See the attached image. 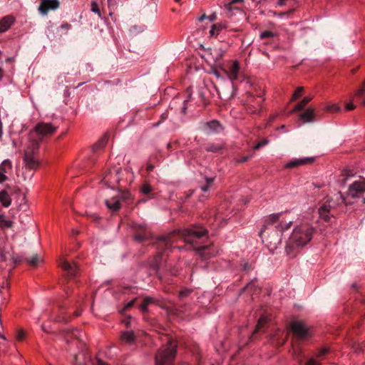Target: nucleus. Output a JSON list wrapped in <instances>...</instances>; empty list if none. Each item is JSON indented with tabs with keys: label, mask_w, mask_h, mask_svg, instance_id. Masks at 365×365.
<instances>
[{
	"label": "nucleus",
	"mask_w": 365,
	"mask_h": 365,
	"mask_svg": "<svg viewBox=\"0 0 365 365\" xmlns=\"http://www.w3.org/2000/svg\"><path fill=\"white\" fill-rule=\"evenodd\" d=\"M314 227L308 222H300L294 226L289 241L292 247H303L312 239Z\"/></svg>",
	"instance_id": "f257e3e1"
},
{
	"label": "nucleus",
	"mask_w": 365,
	"mask_h": 365,
	"mask_svg": "<svg viewBox=\"0 0 365 365\" xmlns=\"http://www.w3.org/2000/svg\"><path fill=\"white\" fill-rule=\"evenodd\" d=\"M176 354V344L167 338V345L162 346L155 356L156 365H172Z\"/></svg>",
	"instance_id": "f03ea898"
},
{
	"label": "nucleus",
	"mask_w": 365,
	"mask_h": 365,
	"mask_svg": "<svg viewBox=\"0 0 365 365\" xmlns=\"http://www.w3.org/2000/svg\"><path fill=\"white\" fill-rule=\"evenodd\" d=\"M39 166L38 161H21L17 165V175H22L26 179L28 176L31 175L32 170H36Z\"/></svg>",
	"instance_id": "7ed1b4c3"
},
{
	"label": "nucleus",
	"mask_w": 365,
	"mask_h": 365,
	"mask_svg": "<svg viewBox=\"0 0 365 365\" xmlns=\"http://www.w3.org/2000/svg\"><path fill=\"white\" fill-rule=\"evenodd\" d=\"M225 72L228 78L232 81V86L235 81H241V73L240 63L237 61H234L226 66Z\"/></svg>",
	"instance_id": "20e7f679"
},
{
	"label": "nucleus",
	"mask_w": 365,
	"mask_h": 365,
	"mask_svg": "<svg viewBox=\"0 0 365 365\" xmlns=\"http://www.w3.org/2000/svg\"><path fill=\"white\" fill-rule=\"evenodd\" d=\"M57 129L58 127L52 123L39 122L35 125L34 131L39 136L48 137L54 134Z\"/></svg>",
	"instance_id": "39448f33"
},
{
	"label": "nucleus",
	"mask_w": 365,
	"mask_h": 365,
	"mask_svg": "<svg viewBox=\"0 0 365 365\" xmlns=\"http://www.w3.org/2000/svg\"><path fill=\"white\" fill-rule=\"evenodd\" d=\"M264 99L260 96L255 97L251 94H249L247 102L246 110L248 113L255 114L257 113L262 109V105Z\"/></svg>",
	"instance_id": "423d86ee"
},
{
	"label": "nucleus",
	"mask_w": 365,
	"mask_h": 365,
	"mask_svg": "<svg viewBox=\"0 0 365 365\" xmlns=\"http://www.w3.org/2000/svg\"><path fill=\"white\" fill-rule=\"evenodd\" d=\"M207 235V231L204 229L195 230H185L182 232V235L185 237V242L194 245L196 243L195 240L200 239Z\"/></svg>",
	"instance_id": "0eeeda50"
},
{
	"label": "nucleus",
	"mask_w": 365,
	"mask_h": 365,
	"mask_svg": "<svg viewBox=\"0 0 365 365\" xmlns=\"http://www.w3.org/2000/svg\"><path fill=\"white\" fill-rule=\"evenodd\" d=\"M39 147L36 140H30L24 151V160H34L37 157Z\"/></svg>",
	"instance_id": "6e6552de"
},
{
	"label": "nucleus",
	"mask_w": 365,
	"mask_h": 365,
	"mask_svg": "<svg viewBox=\"0 0 365 365\" xmlns=\"http://www.w3.org/2000/svg\"><path fill=\"white\" fill-rule=\"evenodd\" d=\"M349 195L356 197L358 194L365 192V179L354 181L349 187Z\"/></svg>",
	"instance_id": "1a4fd4ad"
},
{
	"label": "nucleus",
	"mask_w": 365,
	"mask_h": 365,
	"mask_svg": "<svg viewBox=\"0 0 365 365\" xmlns=\"http://www.w3.org/2000/svg\"><path fill=\"white\" fill-rule=\"evenodd\" d=\"M283 214L282 212L279 213H273L271 215H267L264 218V225L262 230L260 231V236L262 237L266 230L268 228L269 226L272 225H277L279 221H280L281 217H282Z\"/></svg>",
	"instance_id": "9d476101"
},
{
	"label": "nucleus",
	"mask_w": 365,
	"mask_h": 365,
	"mask_svg": "<svg viewBox=\"0 0 365 365\" xmlns=\"http://www.w3.org/2000/svg\"><path fill=\"white\" fill-rule=\"evenodd\" d=\"M114 192L110 199L106 200L107 207L111 211H117L120 208L121 195L118 191H114Z\"/></svg>",
	"instance_id": "9b49d317"
},
{
	"label": "nucleus",
	"mask_w": 365,
	"mask_h": 365,
	"mask_svg": "<svg viewBox=\"0 0 365 365\" xmlns=\"http://www.w3.org/2000/svg\"><path fill=\"white\" fill-rule=\"evenodd\" d=\"M319 218L328 223H332L334 217L331 214V206L329 205H323L318 210Z\"/></svg>",
	"instance_id": "f8f14e48"
},
{
	"label": "nucleus",
	"mask_w": 365,
	"mask_h": 365,
	"mask_svg": "<svg viewBox=\"0 0 365 365\" xmlns=\"http://www.w3.org/2000/svg\"><path fill=\"white\" fill-rule=\"evenodd\" d=\"M59 6L58 0H42L39 11L43 14H46L49 10L56 9Z\"/></svg>",
	"instance_id": "ddd939ff"
},
{
	"label": "nucleus",
	"mask_w": 365,
	"mask_h": 365,
	"mask_svg": "<svg viewBox=\"0 0 365 365\" xmlns=\"http://www.w3.org/2000/svg\"><path fill=\"white\" fill-rule=\"evenodd\" d=\"M60 266L70 277H74L77 273V266L75 262L70 263L65 259L61 258Z\"/></svg>",
	"instance_id": "4468645a"
},
{
	"label": "nucleus",
	"mask_w": 365,
	"mask_h": 365,
	"mask_svg": "<svg viewBox=\"0 0 365 365\" xmlns=\"http://www.w3.org/2000/svg\"><path fill=\"white\" fill-rule=\"evenodd\" d=\"M215 176H202L201 180H198L199 187L203 192H207L214 185Z\"/></svg>",
	"instance_id": "2eb2a0df"
},
{
	"label": "nucleus",
	"mask_w": 365,
	"mask_h": 365,
	"mask_svg": "<svg viewBox=\"0 0 365 365\" xmlns=\"http://www.w3.org/2000/svg\"><path fill=\"white\" fill-rule=\"evenodd\" d=\"M291 329L299 337H304L307 334V329L302 322H293L291 324Z\"/></svg>",
	"instance_id": "dca6fc26"
},
{
	"label": "nucleus",
	"mask_w": 365,
	"mask_h": 365,
	"mask_svg": "<svg viewBox=\"0 0 365 365\" xmlns=\"http://www.w3.org/2000/svg\"><path fill=\"white\" fill-rule=\"evenodd\" d=\"M15 19L12 16H6L0 20V33H4L10 29L14 23Z\"/></svg>",
	"instance_id": "f3484780"
},
{
	"label": "nucleus",
	"mask_w": 365,
	"mask_h": 365,
	"mask_svg": "<svg viewBox=\"0 0 365 365\" xmlns=\"http://www.w3.org/2000/svg\"><path fill=\"white\" fill-rule=\"evenodd\" d=\"M299 118L304 123L313 122L314 120V110L312 108H309L301 113Z\"/></svg>",
	"instance_id": "a211bd4d"
},
{
	"label": "nucleus",
	"mask_w": 365,
	"mask_h": 365,
	"mask_svg": "<svg viewBox=\"0 0 365 365\" xmlns=\"http://www.w3.org/2000/svg\"><path fill=\"white\" fill-rule=\"evenodd\" d=\"M292 224V221L287 222L283 216L281 217L280 221H279L278 224L275 225V228L277 231L280 233H283L284 232L288 230Z\"/></svg>",
	"instance_id": "6ab92c4d"
},
{
	"label": "nucleus",
	"mask_w": 365,
	"mask_h": 365,
	"mask_svg": "<svg viewBox=\"0 0 365 365\" xmlns=\"http://www.w3.org/2000/svg\"><path fill=\"white\" fill-rule=\"evenodd\" d=\"M120 340L125 344H133L135 343V336L133 331H124L120 335Z\"/></svg>",
	"instance_id": "aec40b11"
},
{
	"label": "nucleus",
	"mask_w": 365,
	"mask_h": 365,
	"mask_svg": "<svg viewBox=\"0 0 365 365\" xmlns=\"http://www.w3.org/2000/svg\"><path fill=\"white\" fill-rule=\"evenodd\" d=\"M312 96H305L299 103H298L290 112L291 113H295L304 109V108L307 106L312 100Z\"/></svg>",
	"instance_id": "412c9836"
},
{
	"label": "nucleus",
	"mask_w": 365,
	"mask_h": 365,
	"mask_svg": "<svg viewBox=\"0 0 365 365\" xmlns=\"http://www.w3.org/2000/svg\"><path fill=\"white\" fill-rule=\"evenodd\" d=\"M0 202L4 207H8L11 203V199L9 193L5 190L0 192Z\"/></svg>",
	"instance_id": "4be33fe9"
},
{
	"label": "nucleus",
	"mask_w": 365,
	"mask_h": 365,
	"mask_svg": "<svg viewBox=\"0 0 365 365\" xmlns=\"http://www.w3.org/2000/svg\"><path fill=\"white\" fill-rule=\"evenodd\" d=\"M206 126L208 129L207 133H211L213 132H219L220 130L222 129L221 125L216 120L207 122L206 123Z\"/></svg>",
	"instance_id": "5701e85b"
},
{
	"label": "nucleus",
	"mask_w": 365,
	"mask_h": 365,
	"mask_svg": "<svg viewBox=\"0 0 365 365\" xmlns=\"http://www.w3.org/2000/svg\"><path fill=\"white\" fill-rule=\"evenodd\" d=\"M108 140V135L106 134L96 144H95L92 150L93 152H96L97 150L101 149L103 148Z\"/></svg>",
	"instance_id": "b1692460"
},
{
	"label": "nucleus",
	"mask_w": 365,
	"mask_h": 365,
	"mask_svg": "<svg viewBox=\"0 0 365 365\" xmlns=\"http://www.w3.org/2000/svg\"><path fill=\"white\" fill-rule=\"evenodd\" d=\"M13 226V221L6 219L3 214L0 215V227L1 228H11Z\"/></svg>",
	"instance_id": "393cba45"
},
{
	"label": "nucleus",
	"mask_w": 365,
	"mask_h": 365,
	"mask_svg": "<svg viewBox=\"0 0 365 365\" xmlns=\"http://www.w3.org/2000/svg\"><path fill=\"white\" fill-rule=\"evenodd\" d=\"M223 148H224L223 143H218V144L212 143V144L207 145V146L206 147V150L209 151V152L217 153V152L221 150Z\"/></svg>",
	"instance_id": "a878e982"
},
{
	"label": "nucleus",
	"mask_w": 365,
	"mask_h": 365,
	"mask_svg": "<svg viewBox=\"0 0 365 365\" xmlns=\"http://www.w3.org/2000/svg\"><path fill=\"white\" fill-rule=\"evenodd\" d=\"M223 29V26L220 24H217L212 25L210 31V34L212 37H217L220 33V31Z\"/></svg>",
	"instance_id": "bb28decb"
},
{
	"label": "nucleus",
	"mask_w": 365,
	"mask_h": 365,
	"mask_svg": "<svg viewBox=\"0 0 365 365\" xmlns=\"http://www.w3.org/2000/svg\"><path fill=\"white\" fill-rule=\"evenodd\" d=\"M308 161H290L284 165L286 169H292L306 164Z\"/></svg>",
	"instance_id": "cd10ccee"
},
{
	"label": "nucleus",
	"mask_w": 365,
	"mask_h": 365,
	"mask_svg": "<svg viewBox=\"0 0 365 365\" xmlns=\"http://www.w3.org/2000/svg\"><path fill=\"white\" fill-rule=\"evenodd\" d=\"M357 172L355 169L353 168H344L341 171V174L343 176H344L346 178L354 177L356 175Z\"/></svg>",
	"instance_id": "c85d7f7f"
},
{
	"label": "nucleus",
	"mask_w": 365,
	"mask_h": 365,
	"mask_svg": "<svg viewBox=\"0 0 365 365\" xmlns=\"http://www.w3.org/2000/svg\"><path fill=\"white\" fill-rule=\"evenodd\" d=\"M242 1V0H232L230 3L226 4L225 5V8L227 9L229 16H231L232 14V11L233 9H235V10H237L238 11H241V10H240L237 7H233L232 4H235V3H237L239 1Z\"/></svg>",
	"instance_id": "c756f323"
},
{
	"label": "nucleus",
	"mask_w": 365,
	"mask_h": 365,
	"mask_svg": "<svg viewBox=\"0 0 365 365\" xmlns=\"http://www.w3.org/2000/svg\"><path fill=\"white\" fill-rule=\"evenodd\" d=\"M211 247L210 246H205V247H194V249L197 250L199 254L203 257L205 259L210 257L211 256L214 255V254H209L207 256L204 255V252L207 250H210Z\"/></svg>",
	"instance_id": "7c9ffc66"
},
{
	"label": "nucleus",
	"mask_w": 365,
	"mask_h": 365,
	"mask_svg": "<svg viewBox=\"0 0 365 365\" xmlns=\"http://www.w3.org/2000/svg\"><path fill=\"white\" fill-rule=\"evenodd\" d=\"M303 91H304L303 87H302V86L298 87L296 89V91H294V93H293L290 101H294L297 99H298L302 95Z\"/></svg>",
	"instance_id": "2f4dec72"
},
{
	"label": "nucleus",
	"mask_w": 365,
	"mask_h": 365,
	"mask_svg": "<svg viewBox=\"0 0 365 365\" xmlns=\"http://www.w3.org/2000/svg\"><path fill=\"white\" fill-rule=\"evenodd\" d=\"M91 10L92 12L97 14L99 17L101 16V11H100L98 4L95 0H93L91 1Z\"/></svg>",
	"instance_id": "473e14b6"
},
{
	"label": "nucleus",
	"mask_w": 365,
	"mask_h": 365,
	"mask_svg": "<svg viewBox=\"0 0 365 365\" xmlns=\"http://www.w3.org/2000/svg\"><path fill=\"white\" fill-rule=\"evenodd\" d=\"M11 168V161H2L0 165V170L3 171L4 173H6Z\"/></svg>",
	"instance_id": "72a5a7b5"
},
{
	"label": "nucleus",
	"mask_w": 365,
	"mask_h": 365,
	"mask_svg": "<svg viewBox=\"0 0 365 365\" xmlns=\"http://www.w3.org/2000/svg\"><path fill=\"white\" fill-rule=\"evenodd\" d=\"M325 110L331 113H338L341 110V108L337 104H332L326 106Z\"/></svg>",
	"instance_id": "f704fd0d"
},
{
	"label": "nucleus",
	"mask_w": 365,
	"mask_h": 365,
	"mask_svg": "<svg viewBox=\"0 0 365 365\" xmlns=\"http://www.w3.org/2000/svg\"><path fill=\"white\" fill-rule=\"evenodd\" d=\"M365 95V80L362 82L361 87L356 91V97H361Z\"/></svg>",
	"instance_id": "c9c22d12"
},
{
	"label": "nucleus",
	"mask_w": 365,
	"mask_h": 365,
	"mask_svg": "<svg viewBox=\"0 0 365 365\" xmlns=\"http://www.w3.org/2000/svg\"><path fill=\"white\" fill-rule=\"evenodd\" d=\"M266 323H267V319L264 317H261L257 322L255 331H257L258 330H259Z\"/></svg>",
	"instance_id": "e433bc0d"
},
{
	"label": "nucleus",
	"mask_w": 365,
	"mask_h": 365,
	"mask_svg": "<svg viewBox=\"0 0 365 365\" xmlns=\"http://www.w3.org/2000/svg\"><path fill=\"white\" fill-rule=\"evenodd\" d=\"M28 263L32 266H36L39 262V257L37 255H34L31 259H27Z\"/></svg>",
	"instance_id": "4c0bfd02"
},
{
	"label": "nucleus",
	"mask_w": 365,
	"mask_h": 365,
	"mask_svg": "<svg viewBox=\"0 0 365 365\" xmlns=\"http://www.w3.org/2000/svg\"><path fill=\"white\" fill-rule=\"evenodd\" d=\"M274 34L273 32H272L270 31H264L260 34V38L261 39L270 38L274 37Z\"/></svg>",
	"instance_id": "58836bf2"
},
{
	"label": "nucleus",
	"mask_w": 365,
	"mask_h": 365,
	"mask_svg": "<svg viewBox=\"0 0 365 365\" xmlns=\"http://www.w3.org/2000/svg\"><path fill=\"white\" fill-rule=\"evenodd\" d=\"M26 336V333L24 330L22 329H19L17 331V333H16V339L19 340V341H21L24 339V338Z\"/></svg>",
	"instance_id": "ea45409f"
},
{
	"label": "nucleus",
	"mask_w": 365,
	"mask_h": 365,
	"mask_svg": "<svg viewBox=\"0 0 365 365\" xmlns=\"http://www.w3.org/2000/svg\"><path fill=\"white\" fill-rule=\"evenodd\" d=\"M267 143H268V140H266V139H263V140H262L261 141H259V143H257L255 145L254 148H255V150H258V149H259L261 147H262V146H264V145H267Z\"/></svg>",
	"instance_id": "a19ab883"
},
{
	"label": "nucleus",
	"mask_w": 365,
	"mask_h": 365,
	"mask_svg": "<svg viewBox=\"0 0 365 365\" xmlns=\"http://www.w3.org/2000/svg\"><path fill=\"white\" fill-rule=\"evenodd\" d=\"M142 192L144 193V194H148L151 192V187L148 184H144L142 187Z\"/></svg>",
	"instance_id": "79ce46f5"
},
{
	"label": "nucleus",
	"mask_w": 365,
	"mask_h": 365,
	"mask_svg": "<svg viewBox=\"0 0 365 365\" xmlns=\"http://www.w3.org/2000/svg\"><path fill=\"white\" fill-rule=\"evenodd\" d=\"M305 365H321L320 362L317 359H310Z\"/></svg>",
	"instance_id": "37998d69"
},
{
	"label": "nucleus",
	"mask_w": 365,
	"mask_h": 365,
	"mask_svg": "<svg viewBox=\"0 0 365 365\" xmlns=\"http://www.w3.org/2000/svg\"><path fill=\"white\" fill-rule=\"evenodd\" d=\"M328 351H329V349H327V348L322 349L318 352V354H317V357H322V356H324V354L328 353Z\"/></svg>",
	"instance_id": "c03bdc74"
},
{
	"label": "nucleus",
	"mask_w": 365,
	"mask_h": 365,
	"mask_svg": "<svg viewBox=\"0 0 365 365\" xmlns=\"http://www.w3.org/2000/svg\"><path fill=\"white\" fill-rule=\"evenodd\" d=\"M148 304L146 302H145L144 301H143L142 304L140 306V308L143 312H146L147 309H148Z\"/></svg>",
	"instance_id": "a18cd8bd"
},
{
	"label": "nucleus",
	"mask_w": 365,
	"mask_h": 365,
	"mask_svg": "<svg viewBox=\"0 0 365 365\" xmlns=\"http://www.w3.org/2000/svg\"><path fill=\"white\" fill-rule=\"evenodd\" d=\"M345 108L346 110H351L355 108V106L352 103H349L346 105Z\"/></svg>",
	"instance_id": "49530a36"
},
{
	"label": "nucleus",
	"mask_w": 365,
	"mask_h": 365,
	"mask_svg": "<svg viewBox=\"0 0 365 365\" xmlns=\"http://www.w3.org/2000/svg\"><path fill=\"white\" fill-rule=\"evenodd\" d=\"M6 179V177L3 171L0 170V183H2L4 182Z\"/></svg>",
	"instance_id": "de8ad7c7"
},
{
	"label": "nucleus",
	"mask_w": 365,
	"mask_h": 365,
	"mask_svg": "<svg viewBox=\"0 0 365 365\" xmlns=\"http://www.w3.org/2000/svg\"><path fill=\"white\" fill-rule=\"evenodd\" d=\"M143 301L149 305L150 304L153 302V299L151 297H145Z\"/></svg>",
	"instance_id": "09e8293b"
},
{
	"label": "nucleus",
	"mask_w": 365,
	"mask_h": 365,
	"mask_svg": "<svg viewBox=\"0 0 365 365\" xmlns=\"http://www.w3.org/2000/svg\"><path fill=\"white\" fill-rule=\"evenodd\" d=\"M187 101L188 100H185L184 101V106L182 108V113H184V114L186 113V110H187L186 103L187 102Z\"/></svg>",
	"instance_id": "8fccbe9b"
},
{
	"label": "nucleus",
	"mask_w": 365,
	"mask_h": 365,
	"mask_svg": "<svg viewBox=\"0 0 365 365\" xmlns=\"http://www.w3.org/2000/svg\"><path fill=\"white\" fill-rule=\"evenodd\" d=\"M133 304H134V300L129 302L126 304V306H125V309H128V308H129V307H131L133 305Z\"/></svg>",
	"instance_id": "3c124183"
},
{
	"label": "nucleus",
	"mask_w": 365,
	"mask_h": 365,
	"mask_svg": "<svg viewBox=\"0 0 365 365\" xmlns=\"http://www.w3.org/2000/svg\"><path fill=\"white\" fill-rule=\"evenodd\" d=\"M97 365H108V364L103 362L102 360L101 359H98L97 361Z\"/></svg>",
	"instance_id": "603ef678"
},
{
	"label": "nucleus",
	"mask_w": 365,
	"mask_h": 365,
	"mask_svg": "<svg viewBox=\"0 0 365 365\" xmlns=\"http://www.w3.org/2000/svg\"><path fill=\"white\" fill-rule=\"evenodd\" d=\"M207 18L209 19V20L210 21H213L215 20L216 16L215 14H212V15L209 16Z\"/></svg>",
	"instance_id": "864d4df0"
},
{
	"label": "nucleus",
	"mask_w": 365,
	"mask_h": 365,
	"mask_svg": "<svg viewBox=\"0 0 365 365\" xmlns=\"http://www.w3.org/2000/svg\"><path fill=\"white\" fill-rule=\"evenodd\" d=\"M62 28L66 29H69L71 28V25L68 24H65L61 26Z\"/></svg>",
	"instance_id": "5fc2aeb1"
},
{
	"label": "nucleus",
	"mask_w": 365,
	"mask_h": 365,
	"mask_svg": "<svg viewBox=\"0 0 365 365\" xmlns=\"http://www.w3.org/2000/svg\"><path fill=\"white\" fill-rule=\"evenodd\" d=\"M135 240L137 241H140V240H142V237L140 235H136V236H135Z\"/></svg>",
	"instance_id": "6e6d98bb"
},
{
	"label": "nucleus",
	"mask_w": 365,
	"mask_h": 365,
	"mask_svg": "<svg viewBox=\"0 0 365 365\" xmlns=\"http://www.w3.org/2000/svg\"><path fill=\"white\" fill-rule=\"evenodd\" d=\"M207 16H205V14H203L202 16H201L200 18H199V21H202L203 19H206Z\"/></svg>",
	"instance_id": "4d7b16f0"
},
{
	"label": "nucleus",
	"mask_w": 365,
	"mask_h": 365,
	"mask_svg": "<svg viewBox=\"0 0 365 365\" xmlns=\"http://www.w3.org/2000/svg\"><path fill=\"white\" fill-rule=\"evenodd\" d=\"M301 160H314V157H308V158H302Z\"/></svg>",
	"instance_id": "13d9d810"
},
{
	"label": "nucleus",
	"mask_w": 365,
	"mask_h": 365,
	"mask_svg": "<svg viewBox=\"0 0 365 365\" xmlns=\"http://www.w3.org/2000/svg\"><path fill=\"white\" fill-rule=\"evenodd\" d=\"M3 77V71L1 70V68H0V80Z\"/></svg>",
	"instance_id": "bf43d9fd"
},
{
	"label": "nucleus",
	"mask_w": 365,
	"mask_h": 365,
	"mask_svg": "<svg viewBox=\"0 0 365 365\" xmlns=\"http://www.w3.org/2000/svg\"><path fill=\"white\" fill-rule=\"evenodd\" d=\"M187 292H186V293H185V292H180V295H181V296H185V295H187Z\"/></svg>",
	"instance_id": "052dcab7"
},
{
	"label": "nucleus",
	"mask_w": 365,
	"mask_h": 365,
	"mask_svg": "<svg viewBox=\"0 0 365 365\" xmlns=\"http://www.w3.org/2000/svg\"><path fill=\"white\" fill-rule=\"evenodd\" d=\"M0 337H1V338H2V339H6V338L4 337V336L1 335V334H0Z\"/></svg>",
	"instance_id": "680f3d73"
},
{
	"label": "nucleus",
	"mask_w": 365,
	"mask_h": 365,
	"mask_svg": "<svg viewBox=\"0 0 365 365\" xmlns=\"http://www.w3.org/2000/svg\"><path fill=\"white\" fill-rule=\"evenodd\" d=\"M361 104L365 106V99L361 102Z\"/></svg>",
	"instance_id": "e2e57ef3"
},
{
	"label": "nucleus",
	"mask_w": 365,
	"mask_h": 365,
	"mask_svg": "<svg viewBox=\"0 0 365 365\" xmlns=\"http://www.w3.org/2000/svg\"><path fill=\"white\" fill-rule=\"evenodd\" d=\"M153 169V167L152 166H149L148 167V170H152Z\"/></svg>",
	"instance_id": "0e129e2a"
},
{
	"label": "nucleus",
	"mask_w": 365,
	"mask_h": 365,
	"mask_svg": "<svg viewBox=\"0 0 365 365\" xmlns=\"http://www.w3.org/2000/svg\"><path fill=\"white\" fill-rule=\"evenodd\" d=\"M73 234H78V231H73Z\"/></svg>",
	"instance_id": "69168bd1"
}]
</instances>
